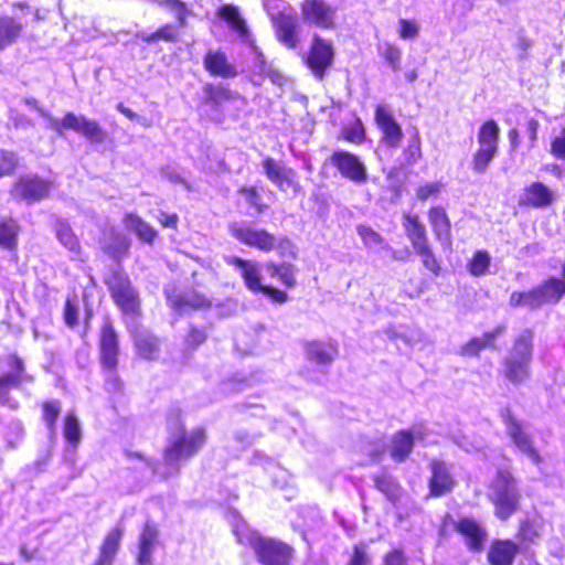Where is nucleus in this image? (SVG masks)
<instances>
[{"mask_svg":"<svg viewBox=\"0 0 565 565\" xmlns=\"http://www.w3.org/2000/svg\"><path fill=\"white\" fill-rule=\"evenodd\" d=\"M173 424L175 429L170 434L163 455L164 463L169 467V472L162 473L164 477L177 473L179 465L198 454L206 441L204 428L196 427L186 433L182 425Z\"/></svg>","mask_w":565,"mask_h":565,"instance_id":"1","label":"nucleus"},{"mask_svg":"<svg viewBox=\"0 0 565 565\" xmlns=\"http://www.w3.org/2000/svg\"><path fill=\"white\" fill-rule=\"evenodd\" d=\"M25 103L33 107L42 118L46 119L47 128L56 131L58 135H63L65 129H70L83 135L90 142L100 143L106 139V132L100 125L96 120L88 119L84 115H76L68 111L62 119H58L41 107L36 99H26Z\"/></svg>","mask_w":565,"mask_h":565,"instance_id":"2","label":"nucleus"},{"mask_svg":"<svg viewBox=\"0 0 565 565\" xmlns=\"http://www.w3.org/2000/svg\"><path fill=\"white\" fill-rule=\"evenodd\" d=\"M534 333L523 330L514 340L512 348L502 362L503 376L513 384H521L530 377L533 358Z\"/></svg>","mask_w":565,"mask_h":565,"instance_id":"3","label":"nucleus"},{"mask_svg":"<svg viewBox=\"0 0 565 565\" xmlns=\"http://www.w3.org/2000/svg\"><path fill=\"white\" fill-rule=\"evenodd\" d=\"M488 497L494 505V514L500 520H508L518 510L521 494L510 471H498L490 486Z\"/></svg>","mask_w":565,"mask_h":565,"instance_id":"4","label":"nucleus"},{"mask_svg":"<svg viewBox=\"0 0 565 565\" xmlns=\"http://www.w3.org/2000/svg\"><path fill=\"white\" fill-rule=\"evenodd\" d=\"M238 540L250 545L263 565H288L291 559L292 550L282 542L262 537L256 532L245 536L238 534Z\"/></svg>","mask_w":565,"mask_h":565,"instance_id":"5","label":"nucleus"},{"mask_svg":"<svg viewBox=\"0 0 565 565\" xmlns=\"http://www.w3.org/2000/svg\"><path fill=\"white\" fill-rule=\"evenodd\" d=\"M105 284L108 286L116 305L125 315L136 316L139 312L138 294L127 275L119 270H113L105 278Z\"/></svg>","mask_w":565,"mask_h":565,"instance_id":"6","label":"nucleus"},{"mask_svg":"<svg viewBox=\"0 0 565 565\" xmlns=\"http://www.w3.org/2000/svg\"><path fill=\"white\" fill-rule=\"evenodd\" d=\"M228 231L238 242L264 253H269L279 246L275 235L264 228L255 227L247 221L232 222Z\"/></svg>","mask_w":565,"mask_h":565,"instance_id":"7","label":"nucleus"},{"mask_svg":"<svg viewBox=\"0 0 565 565\" xmlns=\"http://www.w3.org/2000/svg\"><path fill=\"white\" fill-rule=\"evenodd\" d=\"M502 418L505 424L507 434L519 451L525 455L534 465L540 466L542 457L533 446V440L523 425L512 416L509 409L502 412Z\"/></svg>","mask_w":565,"mask_h":565,"instance_id":"8","label":"nucleus"},{"mask_svg":"<svg viewBox=\"0 0 565 565\" xmlns=\"http://www.w3.org/2000/svg\"><path fill=\"white\" fill-rule=\"evenodd\" d=\"M300 12L305 23L320 29H332L335 24L337 8L324 0H303Z\"/></svg>","mask_w":565,"mask_h":565,"instance_id":"9","label":"nucleus"},{"mask_svg":"<svg viewBox=\"0 0 565 565\" xmlns=\"http://www.w3.org/2000/svg\"><path fill=\"white\" fill-rule=\"evenodd\" d=\"M330 162L340 174L355 184L367 181V170L364 162L354 153L337 150L330 157Z\"/></svg>","mask_w":565,"mask_h":565,"instance_id":"10","label":"nucleus"},{"mask_svg":"<svg viewBox=\"0 0 565 565\" xmlns=\"http://www.w3.org/2000/svg\"><path fill=\"white\" fill-rule=\"evenodd\" d=\"M51 190V182L38 175H21L11 189V196L14 200L35 202L47 196Z\"/></svg>","mask_w":565,"mask_h":565,"instance_id":"11","label":"nucleus"},{"mask_svg":"<svg viewBox=\"0 0 565 565\" xmlns=\"http://www.w3.org/2000/svg\"><path fill=\"white\" fill-rule=\"evenodd\" d=\"M333 55L334 51L332 43L322 39L318 34H315L306 58L307 66L312 71L316 77L321 79L326 70L331 66Z\"/></svg>","mask_w":565,"mask_h":565,"instance_id":"12","label":"nucleus"},{"mask_svg":"<svg viewBox=\"0 0 565 565\" xmlns=\"http://www.w3.org/2000/svg\"><path fill=\"white\" fill-rule=\"evenodd\" d=\"M262 166L268 180L276 184L281 191L291 189L297 193L300 190V185L295 179V171L284 166L282 162L267 157L264 159Z\"/></svg>","mask_w":565,"mask_h":565,"instance_id":"13","label":"nucleus"},{"mask_svg":"<svg viewBox=\"0 0 565 565\" xmlns=\"http://www.w3.org/2000/svg\"><path fill=\"white\" fill-rule=\"evenodd\" d=\"M555 200L556 194L554 191L537 181L532 182L523 189L519 198V204L534 209H545L552 205Z\"/></svg>","mask_w":565,"mask_h":565,"instance_id":"14","label":"nucleus"},{"mask_svg":"<svg viewBox=\"0 0 565 565\" xmlns=\"http://www.w3.org/2000/svg\"><path fill=\"white\" fill-rule=\"evenodd\" d=\"M375 121L382 131V140L388 147L397 148L402 140L403 131L386 106L380 105L376 107Z\"/></svg>","mask_w":565,"mask_h":565,"instance_id":"15","label":"nucleus"},{"mask_svg":"<svg viewBox=\"0 0 565 565\" xmlns=\"http://www.w3.org/2000/svg\"><path fill=\"white\" fill-rule=\"evenodd\" d=\"M99 348L103 365L114 371L117 366L119 349L118 338L110 322H106L102 328Z\"/></svg>","mask_w":565,"mask_h":565,"instance_id":"16","label":"nucleus"},{"mask_svg":"<svg viewBox=\"0 0 565 565\" xmlns=\"http://www.w3.org/2000/svg\"><path fill=\"white\" fill-rule=\"evenodd\" d=\"M158 526L153 522L147 521L138 539V565H152V554L158 544Z\"/></svg>","mask_w":565,"mask_h":565,"instance_id":"17","label":"nucleus"},{"mask_svg":"<svg viewBox=\"0 0 565 565\" xmlns=\"http://www.w3.org/2000/svg\"><path fill=\"white\" fill-rule=\"evenodd\" d=\"M225 262L241 270V276L249 290L259 292L263 289L264 285L262 284L258 263L243 259L237 256H226Z\"/></svg>","mask_w":565,"mask_h":565,"instance_id":"18","label":"nucleus"},{"mask_svg":"<svg viewBox=\"0 0 565 565\" xmlns=\"http://www.w3.org/2000/svg\"><path fill=\"white\" fill-rule=\"evenodd\" d=\"M166 295L170 306L173 309L179 310L180 312H185L188 310L204 309L209 308L211 305L207 298L195 291H184L181 294H174L167 288Z\"/></svg>","mask_w":565,"mask_h":565,"instance_id":"19","label":"nucleus"},{"mask_svg":"<svg viewBox=\"0 0 565 565\" xmlns=\"http://www.w3.org/2000/svg\"><path fill=\"white\" fill-rule=\"evenodd\" d=\"M278 40L289 49H295L298 44L297 19L291 13L279 12L273 17Z\"/></svg>","mask_w":565,"mask_h":565,"instance_id":"20","label":"nucleus"},{"mask_svg":"<svg viewBox=\"0 0 565 565\" xmlns=\"http://www.w3.org/2000/svg\"><path fill=\"white\" fill-rule=\"evenodd\" d=\"M532 290L536 309L544 303H556L565 295V288L562 280L556 277H550Z\"/></svg>","mask_w":565,"mask_h":565,"instance_id":"21","label":"nucleus"},{"mask_svg":"<svg viewBox=\"0 0 565 565\" xmlns=\"http://www.w3.org/2000/svg\"><path fill=\"white\" fill-rule=\"evenodd\" d=\"M205 70L214 76L232 78L237 75L233 64L227 61L225 53L221 51H209L204 57Z\"/></svg>","mask_w":565,"mask_h":565,"instance_id":"22","label":"nucleus"},{"mask_svg":"<svg viewBox=\"0 0 565 565\" xmlns=\"http://www.w3.org/2000/svg\"><path fill=\"white\" fill-rule=\"evenodd\" d=\"M131 333L139 355L147 360L156 359L159 353L158 338L142 327H134Z\"/></svg>","mask_w":565,"mask_h":565,"instance_id":"23","label":"nucleus"},{"mask_svg":"<svg viewBox=\"0 0 565 565\" xmlns=\"http://www.w3.org/2000/svg\"><path fill=\"white\" fill-rule=\"evenodd\" d=\"M457 531L465 536L470 550L479 551L482 548L487 533L484 529L472 519H462L457 524Z\"/></svg>","mask_w":565,"mask_h":565,"instance_id":"24","label":"nucleus"},{"mask_svg":"<svg viewBox=\"0 0 565 565\" xmlns=\"http://www.w3.org/2000/svg\"><path fill=\"white\" fill-rule=\"evenodd\" d=\"M430 478V493L435 497L443 495L449 492L454 487V479L449 472V469L444 462L433 461L431 462Z\"/></svg>","mask_w":565,"mask_h":565,"instance_id":"25","label":"nucleus"},{"mask_svg":"<svg viewBox=\"0 0 565 565\" xmlns=\"http://www.w3.org/2000/svg\"><path fill=\"white\" fill-rule=\"evenodd\" d=\"M428 218L436 238L443 245L449 246L451 244L450 221L445 209L441 206L431 207Z\"/></svg>","mask_w":565,"mask_h":565,"instance_id":"26","label":"nucleus"},{"mask_svg":"<svg viewBox=\"0 0 565 565\" xmlns=\"http://www.w3.org/2000/svg\"><path fill=\"white\" fill-rule=\"evenodd\" d=\"M338 354V348L333 342L312 341L306 345L308 360L319 365L330 364Z\"/></svg>","mask_w":565,"mask_h":565,"instance_id":"27","label":"nucleus"},{"mask_svg":"<svg viewBox=\"0 0 565 565\" xmlns=\"http://www.w3.org/2000/svg\"><path fill=\"white\" fill-rule=\"evenodd\" d=\"M124 534V527L117 525L111 529L100 546L99 557L95 565H110L118 552L120 541Z\"/></svg>","mask_w":565,"mask_h":565,"instance_id":"28","label":"nucleus"},{"mask_svg":"<svg viewBox=\"0 0 565 565\" xmlns=\"http://www.w3.org/2000/svg\"><path fill=\"white\" fill-rule=\"evenodd\" d=\"M518 551V545L511 541H497L488 552V561L491 565H512Z\"/></svg>","mask_w":565,"mask_h":565,"instance_id":"29","label":"nucleus"},{"mask_svg":"<svg viewBox=\"0 0 565 565\" xmlns=\"http://www.w3.org/2000/svg\"><path fill=\"white\" fill-rule=\"evenodd\" d=\"M183 26H185V13L183 10H180L178 13V23L160 26L156 32L147 36L146 41L149 43L157 41L175 42Z\"/></svg>","mask_w":565,"mask_h":565,"instance_id":"30","label":"nucleus"},{"mask_svg":"<svg viewBox=\"0 0 565 565\" xmlns=\"http://www.w3.org/2000/svg\"><path fill=\"white\" fill-rule=\"evenodd\" d=\"M406 233L413 248L416 250L424 246L429 245L425 225L419 221L417 215H407L406 217Z\"/></svg>","mask_w":565,"mask_h":565,"instance_id":"31","label":"nucleus"},{"mask_svg":"<svg viewBox=\"0 0 565 565\" xmlns=\"http://www.w3.org/2000/svg\"><path fill=\"white\" fill-rule=\"evenodd\" d=\"M412 436L407 430H399L392 437L390 454L397 461H404L413 449Z\"/></svg>","mask_w":565,"mask_h":565,"instance_id":"32","label":"nucleus"},{"mask_svg":"<svg viewBox=\"0 0 565 565\" xmlns=\"http://www.w3.org/2000/svg\"><path fill=\"white\" fill-rule=\"evenodd\" d=\"M22 24L11 17H0V51L13 44L22 32Z\"/></svg>","mask_w":565,"mask_h":565,"instance_id":"33","label":"nucleus"},{"mask_svg":"<svg viewBox=\"0 0 565 565\" xmlns=\"http://www.w3.org/2000/svg\"><path fill=\"white\" fill-rule=\"evenodd\" d=\"M124 223L129 231H132L143 242L152 243V241L157 236V232L154 231V228L148 223H146L137 214H126Z\"/></svg>","mask_w":565,"mask_h":565,"instance_id":"34","label":"nucleus"},{"mask_svg":"<svg viewBox=\"0 0 565 565\" xmlns=\"http://www.w3.org/2000/svg\"><path fill=\"white\" fill-rule=\"evenodd\" d=\"M479 147L498 150L500 139V127L493 120L489 119L484 121L477 135Z\"/></svg>","mask_w":565,"mask_h":565,"instance_id":"35","label":"nucleus"},{"mask_svg":"<svg viewBox=\"0 0 565 565\" xmlns=\"http://www.w3.org/2000/svg\"><path fill=\"white\" fill-rule=\"evenodd\" d=\"M12 367L15 372L0 376V403L7 398L9 390L17 387L22 381L23 361L17 356L12 358Z\"/></svg>","mask_w":565,"mask_h":565,"instance_id":"36","label":"nucleus"},{"mask_svg":"<svg viewBox=\"0 0 565 565\" xmlns=\"http://www.w3.org/2000/svg\"><path fill=\"white\" fill-rule=\"evenodd\" d=\"M19 226L10 217H0V247L13 249L17 246Z\"/></svg>","mask_w":565,"mask_h":565,"instance_id":"37","label":"nucleus"},{"mask_svg":"<svg viewBox=\"0 0 565 565\" xmlns=\"http://www.w3.org/2000/svg\"><path fill=\"white\" fill-rule=\"evenodd\" d=\"M56 237L65 248H67L72 254H74L75 257L79 256V242L76 235L74 234L73 230L71 228L70 224H67L66 222H58L56 224Z\"/></svg>","mask_w":565,"mask_h":565,"instance_id":"38","label":"nucleus"},{"mask_svg":"<svg viewBox=\"0 0 565 565\" xmlns=\"http://www.w3.org/2000/svg\"><path fill=\"white\" fill-rule=\"evenodd\" d=\"M266 270L270 277H277L286 287H292L296 284L295 267L291 264L276 265L274 263L266 264Z\"/></svg>","mask_w":565,"mask_h":565,"instance_id":"39","label":"nucleus"},{"mask_svg":"<svg viewBox=\"0 0 565 565\" xmlns=\"http://www.w3.org/2000/svg\"><path fill=\"white\" fill-rule=\"evenodd\" d=\"M356 233L363 241V244L365 245V247L369 249H376V248L386 249V248H388V245L385 242V239L377 232H375L372 227H370L367 225H364V224L358 225Z\"/></svg>","mask_w":565,"mask_h":565,"instance_id":"40","label":"nucleus"},{"mask_svg":"<svg viewBox=\"0 0 565 565\" xmlns=\"http://www.w3.org/2000/svg\"><path fill=\"white\" fill-rule=\"evenodd\" d=\"M63 435L67 443L76 446L82 439V427L74 412L67 413L64 418Z\"/></svg>","mask_w":565,"mask_h":565,"instance_id":"41","label":"nucleus"},{"mask_svg":"<svg viewBox=\"0 0 565 565\" xmlns=\"http://www.w3.org/2000/svg\"><path fill=\"white\" fill-rule=\"evenodd\" d=\"M377 51L394 72L401 70L402 50L397 45L383 42L377 45Z\"/></svg>","mask_w":565,"mask_h":565,"instance_id":"42","label":"nucleus"},{"mask_svg":"<svg viewBox=\"0 0 565 565\" xmlns=\"http://www.w3.org/2000/svg\"><path fill=\"white\" fill-rule=\"evenodd\" d=\"M61 402L58 399L46 401L42 406V418L47 427L50 435L56 433V420L61 413Z\"/></svg>","mask_w":565,"mask_h":565,"instance_id":"43","label":"nucleus"},{"mask_svg":"<svg viewBox=\"0 0 565 565\" xmlns=\"http://www.w3.org/2000/svg\"><path fill=\"white\" fill-rule=\"evenodd\" d=\"M498 150L479 147L473 153L471 167L477 173H483L493 158L497 156Z\"/></svg>","mask_w":565,"mask_h":565,"instance_id":"44","label":"nucleus"},{"mask_svg":"<svg viewBox=\"0 0 565 565\" xmlns=\"http://www.w3.org/2000/svg\"><path fill=\"white\" fill-rule=\"evenodd\" d=\"M220 15L227 21L231 26L239 33L246 32L245 21L242 19L238 9L233 6H223L220 9Z\"/></svg>","mask_w":565,"mask_h":565,"instance_id":"45","label":"nucleus"},{"mask_svg":"<svg viewBox=\"0 0 565 565\" xmlns=\"http://www.w3.org/2000/svg\"><path fill=\"white\" fill-rule=\"evenodd\" d=\"M204 92L206 94V103L214 106H218L233 97V93L224 86L206 85Z\"/></svg>","mask_w":565,"mask_h":565,"instance_id":"46","label":"nucleus"},{"mask_svg":"<svg viewBox=\"0 0 565 565\" xmlns=\"http://www.w3.org/2000/svg\"><path fill=\"white\" fill-rule=\"evenodd\" d=\"M490 255L484 250H478L469 263V271L473 276H481L488 271Z\"/></svg>","mask_w":565,"mask_h":565,"instance_id":"47","label":"nucleus"},{"mask_svg":"<svg viewBox=\"0 0 565 565\" xmlns=\"http://www.w3.org/2000/svg\"><path fill=\"white\" fill-rule=\"evenodd\" d=\"M18 167V158L14 152L0 150V179L11 175Z\"/></svg>","mask_w":565,"mask_h":565,"instance_id":"48","label":"nucleus"},{"mask_svg":"<svg viewBox=\"0 0 565 565\" xmlns=\"http://www.w3.org/2000/svg\"><path fill=\"white\" fill-rule=\"evenodd\" d=\"M510 305L512 307H527L536 309L533 290L525 292L514 291L510 296Z\"/></svg>","mask_w":565,"mask_h":565,"instance_id":"49","label":"nucleus"},{"mask_svg":"<svg viewBox=\"0 0 565 565\" xmlns=\"http://www.w3.org/2000/svg\"><path fill=\"white\" fill-rule=\"evenodd\" d=\"M423 260L424 266L435 275L440 270V266L430 248V245L424 246L415 250Z\"/></svg>","mask_w":565,"mask_h":565,"instance_id":"50","label":"nucleus"},{"mask_svg":"<svg viewBox=\"0 0 565 565\" xmlns=\"http://www.w3.org/2000/svg\"><path fill=\"white\" fill-rule=\"evenodd\" d=\"M376 488L385 493L390 499H394L397 495V484L394 479L390 476L382 475L375 478Z\"/></svg>","mask_w":565,"mask_h":565,"instance_id":"51","label":"nucleus"},{"mask_svg":"<svg viewBox=\"0 0 565 565\" xmlns=\"http://www.w3.org/2000/svg\"><path fill=\"white\" fill-rule=\"evenodd\" d=\"M239 193L252 206L256 207L257 212L262 213L267 209V205L263 204L262 196L255 188L242 186Z\"/></svg>","mask_w":565,"mask_h":565,"instance_id":"52","label":"nucleus"},{"mask_svg":"<svg viewBox=\"0 0 565 565\" xmlns=\"http://www.w3.org/2000/svg\"><path fill=\"white\" fill-rule=\"evenodd\" d=\"M519 535L523 541L533 543L540 537V529L536 523L524 521L520 526Z\"/></svg>","mask_w":565,"mask_h":565,"instance_id":"53","label":"nucleus"},{"mask_svg":"<svg viewBox=\"0 0 565 565\" xmlns=\"http://www.w3.org/2000/svg\"><path fill=\"white\" fill-rule=\"evenodd\" d=\"M398 34L403 40L415 39L418 35L419 26L415 21L401 19L398 21Z\"/></svg>","mask_w":565,"mask_h":565,"instance_id":"54","label":"nucleus"},{"mask_svg":"<svg viewBox=\"0 0 565 565\" xmlns=\"http://www.w3.org/2000/svg\"><path fill=\"white\" fill-rule=\"evenodd\" d=\"M443 186L444 185L440 182L426 183L417 189V198L422 201H426L430 196L438 195Z\"/></svg>","mask_w":565,"mask_h":565,"instance_id":"55","label":"nucleus"},{"mask_svg":"<svg viewBox=\"0 0 565 565\" xmlns=\"http://www.w3.org/2000/svg\"><path fill=\"white\" fill-rule=\"evenodd\" d=\"M254 67L259 75H268L274 83H278L281 78L278 73L271 71L270 66L266 64V61L262 54H257Z\"/></svg>","mask_w":565,"mask_h":565,"instance_id":"56","label":"nucleus"},{"mask_svg":"<svg viewBox=\"0 0 565 565\" xmlns=\"http://www.w3.org/2000/svg\"><path fill=\"white\" fill-rule=\"evenodd\" d=\"M507 330L504 324L495 327L493 330L484 332L481 337L482 344L484 348H494L495 340L502 335Z\"/></svg>","mask_w":565,"mask_h":565,"instance_id":"57","label":"nucleus"},{"mask_svg":"<svg viewBox=\"0 0 565 565\" xmlns=\"http://www.w3.org/2000/svg\"><path fill=\"white\" fill-rule=\"evenodd\" d=\"M64 317L68 326L73 327L77 323V305L70 298L65 303Z\"/></svg>","mask_w":565,"mask_h":565,"instance_id":"58","label":"nucleus"},{"mask_svg":"<svg viewBox=\"0 0 565 565\" xmlns=\"http://www.w3.org/2000/svg\"><path fill=\"white\" fill-rule=\"evenodd\" d=\"M482 349H486L480 338L471 339L467 344L461 348L463 355H477Z\"/></svg>","mask_w":565,"mask_h":565,"instance_id":"59","label":"nucleus"},{"mask_svg":"<svg viewBox=\"0 0 565 565\" xmlns=\"http://www.w3.org/2000/svg\"><path fill=\"white\" fill-rule=\"evenodd\" d=\"M206 339L205 332L198 328H191L185 339L186 343L193 348L202 344Z\"/></svg>","mask_w":565,"mask_h":565,"instance_id":"60","label":"nucleus"},{"mask_svg":"<svg viewBox=\"0 0 565 565\" xmlns=\"http://www.w3.org/2000/svg\"><path fill=\"white\" fill-rule=\"evenodd\" d=\"M371 562L365 548L363 546H355L353 556L349 565H369Z\"/></svg>","mask_w":565,"mask_h":565,"instance_id":"61","label":"nucleus"},{"mask_svg":"<svg viewBox=\"0 0 565 565\" xmlns=\"http://www.w3.org/2000/svg\"><path fill=\"white\" fill-rule=\"evenodd\" d=\"M259 292H263V294L267 295L274 301L279 302V303L286 302L287 298H288V296H287V294L285 291H281L279 289H276V288L270 287V286H265V285H264L263 289Z\"/></svg>","mask_w":565,"mask_h":565,"instance_id":"62","label":"nucleus"},{"mask_svg":"<svg viewBox=\"0 0 565 565\" xmlns=\"http://www.w3.org/2000/svg\"><path fill=\"white\" fill-rule=\"evenodd\" d=\"M551 153L558 159L565 160V139L559 136L555 137L551 142Z\"/></svg>","mask_w":565,"mask_h":565,"instance_id":"63","label":"nucleus"},{"mask_svg":"<svg viewBox=\"0 0 565 565\" xmlns=\"http://www.w3.org/2000/svg\"><path fill=\"white\" fill-rule=\"evenodd\" d=\"M384 565H405V557L403 552L399 550H394L385 556Z\"/></svg>","mask_w":565,"mask_h":565,"instance_id":"64","label":"nucleus"}]
</instances>
